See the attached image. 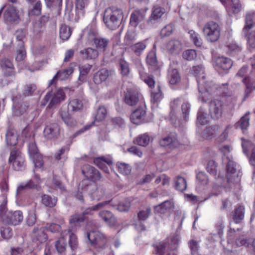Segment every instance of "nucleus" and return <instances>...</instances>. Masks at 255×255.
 Here are the masks:
<instances>
[{
    "label": "nucleus",
    "instance_id": "20e7f679",
    "mask_svg": "<svg viewBox=\"0 0 255 255\" xmlns=\"http://www.w3.org/2000/svg\"><path fill=\"white\" fill-rule=\"evenodd\" d=\"M203 32L208 41L211 42H214L217 41L220 38L221 28L217 22L210 21L204 25Z\"/></svg>",
    "mask_w": 255,
    "mask_h": 255
},
{
    "label": "nucleus",
    "instance_id": "09e8293b",
    "mask_svg": "<svg viewBox=\"0 0 255 255\" xmlns=\"http://www.w3.org/2000/svg\"><path fill=\"white\" fill-rule=\"evenodd\" d=\"M242 80L246 86L245 93L247 97L252 91L255 89V81H253L249 77L245 78Z\"/></svg>",
    "mask_w": 255,
    "mask_h": 255
},
{
    "label": "nucleus",
    "instance_id": "473e14b6",
    "mask_svg": "<svg viewBox=\"0 0 255 255\" xmlns=\"http://www.w3.org/2000/svg\"><path fill=\"white\" fill-rule=\"evenodd\" d=\"M174 187L175 189L180 192L185 191L187 188V182L185 179L181 176H176L174 179Z\"/></svg>",
    "mask_w": 255,
    "mask_h": 255
},
{
    "label": "nucleus",
    "instance_id": "f257e3e1",
    "mask_svg": "<svg viewBox=\"0 0 255 255\" xmlns=\"http://www.w3.org/2000/svg\"><path fill=\"white\" fill-rule=\"evenodd\" d=\"M192 70L194 71L195 76L197 77L199 92L206 95L207 93H213L216 90H218L219 88L212 82L205 81V76L204 75V70L202 65L194 66Z\"/></svg>",
    "mask_w": 255,
    "mask_h": 255
},
{
    "label": "nucleus",
    "instance_id": "37998d69",
    "mask_svg": "<svg viewBox=\"0 0 255 255\" xmlns=\"http://www.w3.org/2000/svg\"><path fill=\"white\" fill-rule=\"evenodd\" d=\"M179 105L178 100H173L170 104L171 111L169 114L170 119L171 123L175 124V121L176 119V109Z\"/></svg>",
    "mask_w": 255,
    "mask_h": 255
},
{
    "label": "nucleus",
    "instance_id": "e433bc0d",
    "mask_svg": "<svg viewBox=\"0 0 255 255\" xmlns=\"http://www.w3.org/2000/svg\"><path fill=\"white\" fill-rule=\"evenodd\" d=\"M136 33L134 28L129 29L125 36L124 43L126 45H129L136 40Z\"/></svg>",
    "mask_w": 255,
    "mask_h": 255
},
{
    "label": "nucleus",
    "instance_id": "3c124183",
    "mask_svg": "<svg viewBox=\"0 0 255 255\" xmlns=\"http://www.w3.org/2000/svg\"><path fill=\"white\" fill-rule=\"evenodd\" d=\"M84 217H83V215L81 214H74L72 215L69 219V223L71 226L72 227L73 226H78L79 224L83 222L84 221Z\"/></svg>",
    "mask_w": 255,
    "mask_h": 255
},
{
    "label": "nucleus",
    "instance_id": "4be33fe9",
    "mask_svg": "<svg viewBox=\"0 0 255 255\" xmlns=\"http://www.w3.org/2000/svg\"><path fill=\"white\" fill-rule=\"evenodd\" d=\"M59 114L63 121L68 127H74L76 125V120L69 115L68 111L66 109H61Z\"/></svg>",
    "mask_w": 255,
    "mask_h": 255
},
{
    "label": "nucleus",
    "instance_id": "c03bdc74",
    "mask_svg": "<svg viewBox=\"0 0 255 255\" xmlns=\"http://www.w3.org/2000/svg\"><path fill=\"white\" fill-rule=\"evenodd\" d=\"M146 48V44L144 41L139 42L130 46L131 51L136 55L139 56Z\"/></svg>",
    "mask_w": 255,
    "mask_h": 255
},
{
    "label": "nucleus",
    "instance_id": "c9c22d12",
    "mask_svg": "<svg viewBox=\"0 0 255 255\" xmlns=\"http://www.w3.org/2000/svg\"><path fill=\"white\" fill-rule=\"evenodd\" d=\"M162 99V94L159 86L157 88L153 89L151 91V103L157 104Z\"/></svg>",
    "mask_w": 255,
    "mask_h": 255
},
{
    "label": "nucleus",
    "instance_id": "1a4fd4ad",
    "mask_svg": "<svg viewBox=\"0 0 255 255\" xmlns=\"http://www.w3.org/2000/svg\"><path fill=\"white\" fill-rule=\"evenodd\" d=\"M209 112L211 117L214 119H219L222 115L223 104L221 101L214 100L209 104Z\"/></svg>",
    "mask_w": 255,
    "mask_h": 255
},
{
    "label": "nucleus",
    "instance_id": "8fccbe9b",
    "mask_svg": "<svg viewBox=\"0 0 255 255\" xmlns=\"http://www.w3.org/2000/svg\"><path fill=\"white\" fill-rule=\"evenodd\" d=\"M28 106L25 103H21L16 105L13 110V114L16 116H20L26 113Z\"/></svg>",
    "mask_w": 255,
    "mask_h": 255
},
{
    "label": "nucleus",
    "instance_id": "4c0bfd02",
    "mask_svg": "<svg viewBox=\"0 0 255 255\" xmlns=\"http://www.w3.org/2000/svg\"><path fill=\"white\" fill-rule=\"evenodd\" d=\"M168 249L175 251L178 247L179 239L177 236L172 235L169 237L166 242Z\"/></svg>",
    "mask_w": 255,
    "mask_h": 255
},
{
    "label": "nucleus",
    "instance_id": "de8ad7c7",
    "mask_svg": "<svg viewBox=\"0 0 255 255\" xmlns=\"http://www.w3.org/2000/svg\"><path fill=\"white\" fill-rule=\"evenodd\" d=\"M150 140V138L149 135L147 133H144L138 135L136 137L135 143L140 146H146L149 144Z\"/></svg>",
    "mask_w": 255,
    "mask_h": 255
},
{
    "label": "nucleus",
    "instance_id": "6e6552de",
    "mask_svg": "<svg viewBox=\"0 0 255 255\" xmlns=\"http://www.w3.org/2000/svg\"><path fill=\"white\" fill-rule=\"evenodd\" d=\"M28 152L32 158L36 168H40L43 165V161L41 154L38 152V148L34 142H30L28 144Z\"/></svg>",
    "mask_w": 255,
    "mask_h": 255
},
{
    "label": "nucleus",
    "instance_id": "c85d7f7f",
    "mask_svg": "<svg viewBox=\"0 0 255 255\" xmlns=\"http://www.w3.org/2000/svg\"><path fill=\"white\" fill-rule=\"evenodd\" d=\"M227 178L229 181H232L238 174L236 173V164L232 160H229L227 165Z\"/></svg>",
    "mask_w": 255,
    "mask_h": 255
},
{
    "label": "nucleus",
    "instance_id": "72a5a7b5",
    "mask_svg": "<svg viewBox=\"0 0 255 255\" xmlns=\"http://www.w3.org/2000/svg\"><path fill=\"white\" fill-rule=\"evenodd\" d=\"M168 81L171 85L176 84L180 81V76L177 69L170 68L168 71Z\"/></svg>",
    "mask_w": 255,
    "mask_h": 255
},
{
    "label": "nucleus",
    "instance_id": "2f4dec72",
    "mask_svg": "<svg viewBox=\"0 0 255 255\" xmlns=\"http://www.w3.org/2000/svg\"><path fill=\"white\" fill-rule=\"evenodd\" d=\"M83 103L81 100L74 98L70 100L68 104V109L72 112H77L82 109Z\"/></svg>",
    "mask_w": 255,
    "mask_h": 255
},
{
    "label": "nucleus",
    "instance_id": "864d4df0",
    "mask_svg": "<svg viewBox=\"0 0 255 255\" xmlns=\"http://www.w3.org/2000/svg\"><path fill=\"white\" fill-rule=\"evenodd\" d=\"M67 231L70 232V230L69 229ZM69 235V245L70 247L72 252L76 250L78 246V241L77 237L73 233H69L67 235Z\"/></svg>",
    "mask_w": 255,
    "mask_h": 255
},
{
    "label": "nucleus",
    "instance_id": "9b49d317",
    "mask_svg": "<svg viewBox=\"0 0 255 255\" xmlns=\"http://www.w3.org/2000/svg\"><path fill=\"white\" fill-rule=\"evenodd\" d=\"M146 9H136L130 15V24L135 27L141 22L143 21L146 16Z\"/></svg>",
    "mask_w": 255,
    "mask_h": 255
},
{
    "label": "nucleus",
    "instance_id": "ea45409f",
    "mask_svg": "<svg viewBox=\"0 0 255 255\" xmlns=\"http://www.w3.org/2000/svg\"><path fill=\"white\" fill-rule=\"evenodd\" d=\"M89 0H76L75 8L78 14L83 15L85 8L88 5Z\"/></svg>",
    "mask_w": 255,
    "mask_h": 255
},
{
    "label": "nucleus",
    "instance_id": "603ef678",
    "mask_svg": "<svg viewBox=\"0 0 255 255\" xmlns=\"http://www.w3.org/2000/svg\"><path fill=\"white\" fill-rule=\"evenodd\" d=\"M250 118L246 114L245 116L242 117L240 120L236 124L237 128H240L243 130L246 129L249 126Z\"/></svg>",
    "mask_w": 255,
    "mask_h": 255
},
{
    "label": "nucleus",
    "instance_id": "79ce46f5",
    "mask_svg": "<svg viewBox=\"0 0 255 255\" xmlns=\"http://www.w3.org/2000/svg\"><path fill=\"white\" fill-rule=\"evenodd\" d=\"M110 201H106L102 203H98L95 206L87 208L84 212L81 213V214L83 215V217H84V219H85V216L86 215H91L92 211H98L103 208L106 205H108Z\"/></svg>",
    "mask_w": 255,
    "mask_h": 255
},
{
    "label": "nucleus",
    "instance_id": "f3484780",
    "mask_svg": "<svg viewBox=\"0 0 255 255\" xmlns=\"http://www.w3.org/2000/svg\"><path fill=\"white\" fill-rule=\"evenodd\" d=\"M146 112L144 108L139 107L130 116V120L135 124H139L144 120Z\"/></svg>",
    "mask_w": 255,
    "mask_h": 255
},
{
    "label": "nucleus",
    "instance_id": "f8f14e48",
    "mask_svg": "<svg viewBox=\"0 0 255 255\" xmlns=\"http://www.w3.org/2000/svg\"><path fill=\"white\" fill-rule=\"evenodd\" d=\"M82 173L86 178L94 181L99 180L102 177L99 171L89 165H85L83 167Z\"/></svg>",
    "mask_w": 255,
    "mask_h": 255
},
{
    "label": "nucleus",
    "instance_id": "ddd939ff",
    "mask_svg": "<svg viewBox=\"0 0 255 255\" xmlns=\"http://www.w3.org/2000/svg\"><path fill=\"white\" fill-rule=\"evenodd\" d=\"M59 127L57 124H51L45 127L43 131V134L46 138L51 139L58 137L59 134Z\"/></svg>",
    "mask_w": 255,
    "mask_h": 255
},
{
    "label": "nucleus",
    "instance_id": "58836bf2",
    "mask_svg": "<svg viewBox=\"0 0 255 255\" xmlns=\"http://www.w3.org/2000/svg\"><path fill=\"white\" fill-rule=\"evenodd\" d=\"M57 198L52 197L48 195H44L42 197V204L48 207L53 208L57 203Z\"/></svg>",
    "mask_w": 255,
    "mask_h": 255
},
{
    "label": "nucleus",
    "instance_id": "4d7b16f0",
    "mask_svg": "<svg viewBox=\"0 0 255 255\" xmlns=\"http://www.w3.org/2000/svg\"><path fill=\"white\" fill-rule=\"evenodd\" d=\"M130 207V202L128 199L120 202L118 205L117 210L120 212H127Z\"/></svg>",
    "mask_w": 255,
    "mask_h": 255
},
{
    "label": "nucleus",
    "instance_id": "9d476101",
    "mask_svg": "<svg viewBox=\"0 0 255 255\" xmlns=\"http://www.w3.org/2000/svg\"><path fill=\"white\" fill-rule=\"evenodd\" d=\"M151 208L149 207H145L141 208L137 213L138 223L135 224V228L139 231L145 230V226L142 224V222L145 221L151 214Z\"/></svg>",
    "mask_w": 255,
    "mask_h": 255
},
{
    "label": "nucleus",
    "instance_id": "a878e982",
    "mask_svg": "<svg viewBox=\"0 0 255 255\" xmlns=\"http://www.w3.org/2000/svg\"><path fill=\"white\" fill-rule=\"evenodd\" d=\"M99 216L110 226H114L116 223V219L110 211L104 210L99 213Z\"/></svg>",
    "mask_w": 255,
    "mask_h": 255
},
{
    "label": "nucleus",
    "instance_id": "338daca9",
    "mask_svg": "<svg viewBox=\"0 0 255 255\" xmlns=\"http://www.w3.org/2000/svg\"><path fill=\"white\" fill-rule=\"evenodd\" d=\"M251 243V240L246 238L244 236H241L236 241V244L237 246L240 247L244 246L246 247H249Z\"/></svg>",
    "mask_w": 255,
    "mask_h": 255
},
{
    "label": "nucleus",
    "instance_id": "680f3d73",
    "mask_svg": "<svg viewBox=\"0 0 255 255\" xmlns=\"http://www.w3.org/2000/svg\"><path fill=\"white\" fill-rule=\"evenodd\" d=\"M232 65H214L215 69L220 75H224L228 72V70L231 68Z\"/></svg>",
    "mask_w": 255,
    "mask_h": 255
},
{
    "label": "nucleus",
    "instance_id": "f03ea898",
    "mask_svg": "<svg viewBox=\"0 0 255 255\" xmlns=\"http://www.w3.org/2000/svg\"><path fill=\"white\" fill-rule=\"evenodd\" d=\"M106 12H110V14L104 17L103 20L110 29H117L121 23L123 18V12L122 9L115 7H110L106 10Z\"/></svg>",
    "mask_w": 255,
    "mask_h": 255
},
{
    "label": "nucleus",
    "instance_id": "423d86ee",
    "mask_svg": "<svg viewBox=\"0 0 255 255\" xmlns=\"http://www.w3.org/2000/svg\"><path fill=\"white\" fill-rule=\"evenodd\" d=\"M86 237L91 244L98 250L104 249L107 245V238L99 231H93L87 233Z\"/></svg>",
    "mask_w": 255,
    "mask_h": 255
},
{
    "label": "nucleus",
    "instance_id": "a18cd8bd",
    "mask_svg": "<svg viewBox=\"0 0 255 255\" xmlns=\"http://www.w3.org/2000/svg\"><path fill=\"white\" fill-rule=\"evenodd\" d=\"M72 33L70 27L65 24L61 25L60 29V37L64 41L68 40Z\"/></svg>",
    "mask_w": 255,
    "mask_h": 255
},
{
    "label": "nucleus",
    "instance_id": "5701e85b",
    "mask_svg": "<svg viewBox=\"0 0 255 255\" xmlns=\"http://www.w3.org/2000/svg\"><path fill=\"white\" fill-rule=\"evenodd\" d=\"M31 237L34 242H38L41 243L45 242L47 239V236L42 228H34Z\"/></svg>",
    "mask_w": 255,
    "mask_h": 255
},
{
    "label": "nucleus",
    "instance_id": "7c9ffc66",
    "mask_svg": "<svg viewBox=\"0 0 255 255\" xmlns=\"http://www.w3.org/2000/svg\"><path fill=\"white\" fill-rule=\"evenodd\" d=\"M167 48L171 53L176 54L181 50L182 44L179 40H171L168 43Z\"/></svg>",
    "mask_w": 255,
    "mask_h": 255
},
{
    "label": "nucleus",
    "instance_id": "c756f323",
    "mask_svg": "<svg viewBox=\"0 0 255 255\" xmlns=\"http://www.w3.org/2000/svg\"><path fill=\"white\" fill-rule=\"evenodd\" d=\"M36 185L30 180L26 182L20 183L17 187L16 194L18 196L24 191L35 188Z\"/></svg>",
    "mask_w": 255,
    "mask_h": 255
},
{
    "label": "nucleus",
    "instance_id": "e2e57ef3",
    "mask_svg": "<svg viewBox=\"0 0 255 255\" xmlns=\"http://www.w3.org/2000/svg\"><path fill=\"white\" fill-rule=\"evenodd\" d=\"M3 223H1L0 233L4 239H9L12 236V232L11 228L9 227L3 228L2 226Z\"/></svg>",
    "mask_w": 255,
    "mask_h": 255
},
{
    "label": "nucleus",
    "instance_id": "052dcab7",
    "mask_svg": "<svg viewBox=\"0 0 255 255\" xmlns=\"http://www.w3.org/2000/svg\"><path fill=\"white\" fill-rule=\"evenodd\" d=\"M213 61L216 64H230L233 63L231 59L223 56H214Z\"/></svg>",
    "mask_w": 255,
    "mask_h": 255
},
{
    "label": "nucleus",
    "instance_id": "a19ab883",
    "mask_svg": "<svg viewBox=\"0 0 255 255\" xmlns=\"http://www.w3.org/2000/svg\"><path fill=\"white\" fill-rule=\"evenodd\" d=\"M254 17L255 15L254 13H248L246 15V23L243 29V32L246 36L247 35L248 30L253 26Z\"/></svg>",
    "mask_w": 255,
    "mask_h": 255
},
{
    "label": "nucleus",
    "instance_id": "0e129e2a",
    "mask_svg": "<svg viewBox=\"0 0 255 255\" xmlns=\"http://www.w3.org/2000/svg\"><path fill=\"white\" fill-rule=\"evenodd\" d=\"M188 246L191 251V255H197L199 248L198 242L194 240H191L188 242Z\"/></svg>",
    "mask_w": 255,
    "mask_h": 255
},
{
    "label": "nucleus",
    "instance_id": "a211bd4d",
    "mask_svg": "<svg viewBox=\"0 0 255 255\" xmlns=\"http://www.w3.org/2000/svg\"><path fill=\"white\" fill-rule=\"evenodd\" d=\"M109 42V39L101 36L95 38L93 42L97 50L100 52H105L107 50Z\"/></svg>",
    "mask_w": 255,
    "mask_h": 255
},
{
    "label": "nucleus",
    "instance_id": "4468645a",
    "mask_svg": "<svg viewBox=\"0 0 255 255\" xmlns=\"http://www.w3.org/2000/svg\"><path fill=\"white\" fill-rule=\"evenodd\" d=\"M139 93L135 90H128L125 96V102L129 106H133L139 101Z\"/></svg>",
    "mask_w": 255,
    "mask_h": 255
},
{
    "label": "nucleus",
    "instance_id": "f704fd0d",
    "mask_svg": "<svg viewBox=\"0 0 255 255\" xmlns=\"http://www.w3.org/2000/svg\"><path fill=\"white\" fill-rule=\"evenodd\" d=\"M219 129V127L216 125L206 128L203 131L202 136L205 139H210L216 134Z\"/></svg>",
    "mask_w": 255,
    "mask_h": 255
},
{
    "label": "nucleus",
    "instance_id": "b1692460",
    "mask_svg": "<svg viewBox=\"0 0 255 255\" xmlns=\"http://www.w3.org/2000/svg\"><path fill=\"white\" fill-rule=\"evenodd\" d=\"M6 142L8 145H15L18 141V135L14 129H8L5 134Z\"/></svg>",
    "mask_w": 255,
    "mask_h": 255
},
{
    "label": "nucleus",
    "instance_id": "774afa93",
    "mask_svg": "<svg viewBox=\"0 0 255 255\" xmlns=\"http://www.w3.org/2000/svg\"><path fill=\"white\" fill-rule=\"evenodd\" d=\"M248 44L250 48L255 49V30L249 33L247 38Z\"/></svg>",
    "mask_w": 255,
    "mask_h": 255
},
{
    "label": "nucleus",
    "instance_id": "412c9836",
    "mask_svg": "<svg viewBox=\"0 0 255 255\" xmlns=\"http://www.w3.org/2000/svg\"><path fill=\"white\" fill-rule=\"evenodd\" d=\"M112 71L106 69H102L97 72L94 76L93 80L95 84H100L106 81L108 77L112 74Z\"/></svg>",
    "mask_w": 255,
    "mask_h": 255
},
{
    "label": "nucleus",
    "instance_id": "6ab92c4d",
    "mask_svg": "<svg viewBox=\"0 0 255 255\" xmlns=\"http://www.w3.org/2000/svg\"><path fill=\"white\" fill-rule=\"evenodd\" d=\"M69 233V231H66V230L62 231L61 233V237L55 242V247L57 252L59 254L63 253L66 250V241L65 237Z\"/></svg>",
    "mask_w": 255,
    "mask_h": 255
},
{
    "label": "nucleus",
    "instance_id": "2eb2a0df",
    "mask_svg": "<svg viewBox=\"0 0 255 255\" xmlns=\"http://www.w3.org/2000/svg\"><path fill=\"white\" fill-rule=\"evenodd\" d=\"M73 72L72 67H68L66 69L59 71L57 74L53 77V79L51 80L48 84V87L52 86H55L56 80L59 78L61 80H64L67 79L68 76L71 75Z\"/></svg>",
    "mask_w": 255,
    "mask_h": 255
},
{
    "label": "nucleus",
    "instance_id": "39448f33",
    "mask_svg": "<svg viewBox=\"0 0 255 255\" xmlns=\"http://www.w3.org/2000/svg\"><path fill=\"white\" fill-rule=\"evenodd\" d=\"M8 162L15 170H22L25 168L24 156L21 151L16 148L11 150Z\"/></svg>",
    "mask_w": 255,
    "mask_h": 255
},
{
    "label": "nucleus",
    "instance_id": "393cba45",
    "mask_svg": "<svg viewBox=\"0 0 255 255\" xmlns=\"http://www.w3.org/2000/svg\"><path fill=\"white\" fill-rule=\"evenodd\" d=\"M226 9L231 13H238L241 9V4L239 0H227Z\"/></svg>",
    "mask_w": 255,
    "mask_h": 255
},
{
    "label": "nucleus",
    "instance_id": "dca6fc26",
    "mask_svg": "<svg viewBox=\"0 0 255 255\" xmlns=\"http://www.w3.org/2000/svg\"><path fill=\"white\" fill-rule=\"evenodd\" d=\"M94 162L99 168L107 173L109 172L107 165L110 166L113 163L112 160L110 157L105 156L96 158L94 159Z\"/></svg>",
    "mask_w": 255,
    "mask_h": 255
},
{
    "label": "nucleus",
    "instance_id": "7ed1b4c3",
    "mask_svg": "<svg viewBox=\"0 0 255 255\" xmlns=\"http://www.w3.org/2000/svg\"><path fill=\"white\" fill-rule=\"evenodd\" d=\"M80 189L85 188L92 200H99L105 195V189L101 186H98L95 183H91L88 180L80 183Z\"/></svg>",
    "mask_w": 255,
    "mask_h": 255
},
{
    "label": "nucleus",
    "instance_id": "69168bd1",
    "mask_svg": "<svg viewBox=\"0 0 255 255\" xmlns=\"http://www.w3.org/2000/svg\"><path fill=\"white\" fill-rule=\"evenodd\" d=\"M117 166L119 171L125 175H128L130 173L131 169L129 165L124 163H118Z\"/></svg>",
    "mask_w": 255,
    "mask_h": 255
},
{
    "label": "nucleus",
    "instance_id": "bb28decb",
    "mask_svg": "<svg viewBox=\"0 0 255 255\" xmlns=\"http://www.w3.org/2000/svg\"><path fill=\"white\" fill-rule=\"evenodd\" d=\"M174 208V204L171 201L167 200L161 204L156 206L154 208L156 212L164 214L170 210L173 209Z\"/></svg>",
    "mask_w": 255,
    "mask_h": 255
},
{
    "label": "nucleus",
    "instance_id": "49530a36",
    "mask_svg": "<svg viewBox=\"0 0 255 255\" xmlns=\"http://www.w3.org/2000/svg\"><path fill=\"white\" fill-rule=\"evenodd\" d=\"M245 208L243 206H239L235 210L233 213V219L236 223H238L241 222L244 218Z\"/></svg>",
    "mask_w": 255,
    "mask_h": 255
},
{
    "label": "nucleus",
    "instance_id": "6e6d98bb",
    "mask_svg": "<svg viewBox=\"0 0 255 255\" xmlns=\"http://www.w3.org/2000/svg\"><path fill=\"white\" fill-rule=\"evenodd\" d=\"M107 111L104 106H100L97 111L95 119L97 121H102L104 120L107 116Z\"/></svg>",
    "mask_w": 255,
    "mask_h": 255
},
{
    "label": "nucleus",
    "instance_id": "cd10ccee",
    "mask_svg": "<svg viewBox=\"0 0 255 255\" xmlns=\"http://www.w3.org/2000/svg\"><path fill=\"white\" fill-rule=\"evenodd\" d=\"M82 57L86 59H95L99 55V51L92 48H87L80 51Z\"/></svg>",
    "mask_w": 255,
    "mask_h": 255
},
{
    "label": "nucleus",
    "instance_id": "0eeeda50",
    "mask_svg": "<svg viewBox=\"0 0 255 255\" xmlns=\"http://www.w3.org/2000/svg\"><path fill=\"white\" fill-rule=\"evenodd\" d=\"M65 97V94L62 89H56L54 91L51 90L50 92L45 96L44 98V103L42 104L45 105L51 99L49 106L51 107L64 100Z\"/></svg>",
    "mask_w": 255,
    "mask_h": 255
},
{
    "label": "nucleus",
    "instance_id": "5fc2aeb1",
    "mask_svg": "<svg viewBox=\"0 0 255 255\" xmlns=\"http://www.w3.org/2000/svg\"><path fill=\"white\" fill-rule=\"evenodd\" d=\"M176 138L174 134H171L160 140L159 143L162 146H166L170 144L176 145Z\"/></svg>",
    "mask_w": 255,
    "mask_h": 255
},
{
    "label": "nucleus",
    "instance_id": "13d9d810",
    "mask_svg": "<svg viewBox=\"0 0 255 255\" xmlns=\"http://www.w3.org/2000/svg\"><path fill=\"white\" fill-rule=\"evenodd\" d=\"M25 58L26 52L24 48V46H19V48L17 50L15 60L17 62H24Z\"/></svg>",
    "mask_w": 255,
    "mask_h": 255
},
{
    "label": "nucleus",
    "instance_id": "bf43d9fd",
    "mask_svg": "<svg viewBox=\"0 0 255 255\" xmlns=\"http://www.w3.org/2000/svg\"><path fill=\"white\" fill-rule=\"evenodd\" d=\"M42 4L40 0H38L33 5V8L31 9L28 13L31 15H39L41 12Z\"/></svg>",
    "mask_w": 255,
    "mask_h": 255
},
{
    "label": "nucleus",
    "instance_id": "aec40b11",
    "mask_svg": "<svg viewBox=\"0 0 255 255\" xmlns=\"http://www.w3.org/2000/svg\"><path fill=\"white\" fill-rule=\"evenodd\" d=\"M165 13L164 8L161 7H154L152 12L149 19L147 20V23L152 25L156 23Z\"/></svg>",
    "mask_w": 255,
    "mask_h": 255
}]
</instances>
